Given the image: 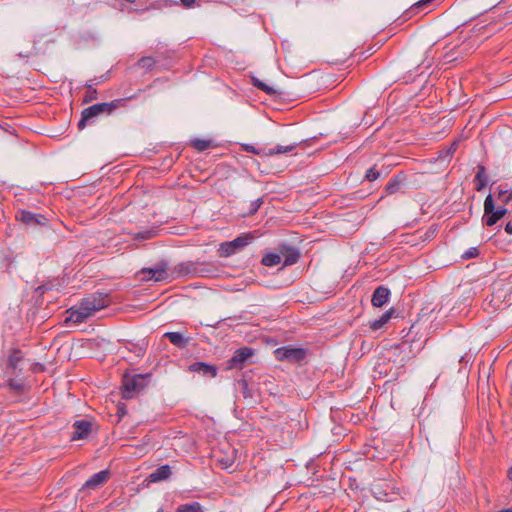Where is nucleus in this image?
<instances>
[{
    "instance_id": "22",
    "label": "nucleus",
    "mask_w": 512,
    "mask_h": 512,
    "mask_svg": "<svg viewBox=\"0 0 512 512\" xmlns=\"http://www.w3.org/2000/svg\"><path fill=\"white\" fill-rule=\"evenodd\" d=\"M474 181L476 182L475 189L477 191H482L487 186L488 176L486 174V168L484 165H478V170L474 177Z\"/></svg>"
},
{
    "instance_id": "36",
    "label": "nucleus",
    "mask_w": 512,
    "mask_h": 512,
    "mask_svg": "<svg viewBox=\"0 0 512 512\" xmlns=\"http://www.w3.org/2000/svg\"><path fill=\"white\" fill-rule=\"evenodd\" d=\"M380 177V172L375 167H371L367 170L365 179L368 181H375Z\"/></svg>"
},
{
    "instance_id": "19",
    "label": "nucleus",
    "mask_w": 512,
    "mask_h": 512,
    "mask_svg": "<svg viewBox=\"0 0 512 512\" xmlns=\"http://www.w3.org/2000/svg\"><path fill=\"white\" fill-rule=\"evenodd\" d=\"M164 337L178 348H185L189 343V338L184 337L180 332H166Z\"/></svg>"
},
{
    "instance_id": "3",
    "label": "nucleus",
    "mask_w": 512,
    "mask_h": 512,
    "mask_svg": "<svg viewBox=\"0 0 512 512\" xmlns=\"http://www.w3.org/2000/svg\"><path fill=\"white\" fill-rule=\"evenodd\" d=\"M25 354L21 349L12 347L7 351L6 355L0 357V367L8 376H19L23 369L19 367L24 360Z\"/></svg>"
},
{
    "instance_id": "25",
    "label": "nucleus",
    "mask_w": 512,
    "mask_h": 512,
    "mask_svg": "<svg viewBox=\"0 0 512 512\" xmlns=\"http://www.w3.org/2000/svg\"><path fill=\"white\" fill-rule=\"evenodd\" d=\"M176 512H205V510L199 502L194 501L179 505Z\"/></svg>"
},
{
    "instance_id": "33",
    "label": "nucleus",
    "mask_w": 512,
    "mask_h": 512,
    "mask_svg": "<svg viewBox=\"0 0 512 512\" xmlns=\"http://www.w3.org/2000/svg\"><path fill=\"white\" fill-rule=\"evenodd\" d=\"M238 385L241 389V393L244 398H251L253 396L252 391L249 388L248 381L246 379L242 378V379L238 380Z\"/></svg>"
},
{
    "instance_id": "26",
    "label": "nucleus",
    "mask_w": 512,
    "mask_h": 512,
    "mask_svg": "<svg viewBox=\"0 0 512 512\" xmlns=\"http://www.w3.org/2000/svg\"><path fill=\"white\" fill-rule=\"evenodd\" d=\"M242 148L246 152H249V153H252V154H255V155H259L261 157L273 156V152L272 151H267V148H256L252 144H243Z\"/></svg>"
},
{
    "instance_id": "9",
    "label": "nucleus",
    "mask_w": 512,
    "mask_h": 512,
    "mask_svg": "<svg viewBox=\"0 0 512 512\" xmlns=\"http://www.w3.org/2000/svg\"><path fill=\"white\" fill-rule=\"evenodd\" d=\"M92 422L89 420H77L73 424V433L71 436V441H77L81 439H86L92 432Z\"/></svg>"
},
{
    "instance_id": "43",
    "label": "nucleus",
    "mask_w": 512,
    "mask_h": 512,
    "mask_svg": "<svg viewBox=\"0 0 512 512\" xmlns=\"http://www.w3.org/2000/svg\"><path fill=\"white\" fill-rule=\"evenodd\" d=\"M118 415L119 416H122L126 413V410L123 406H118V411H117Z\"/></svg>"
},
{
    "instance_id": "21",
    "label": "nucleus",
    "mask_w": 512,
    "mask_h": 512,
    "mask_svg": "<svg viewBox=\"0 0 512 512\" xmlns=\"http://www.w3.org/2000/svg\"><path fill=\"white\" fill-rule=\"evenodd\" d=\"M394 313V309L391 308L384 312L378 319L369 322V327L373 331L381 329L391 318Z\"/></svg>"
},
{
    "instance_id": "17",
    "label": "nucleus",
    "mask_w": 512,
    "mask_h": 512,
    "mask_svg": "<svg viewBox=\"0 0 512 512\" xmlns=\"http://www.w3.org/2000/svg\"><path fill=\"white\" fill-rule=\"evenodd\" d=\"M69 311L70 315L66 318V323L72 322L74 324H80L90 317L87 311L83 310V306L80 303L77 308H71Z\"/></svg>"
},
{
    "instance_id": "35",
    "label": "nucleus",
    "mask_w": 512,
    "mask_h": 512,
    "mask_svg": "<svg viewBox=\"0 0 512 512\" xmlns=\"http://www.w3.org/2000/svg\"><path fill=\"white\" fill-rule=\"evenodd\" d=\"M263 202L264 201L262 197L252 201L249 206L248 215H254L259 210Z\"/></svg>"
},
{
    "instance_id": "6",
    "label": "nucleus",
    "mask_w": 512,
    "mask_h": 512,
    "mask_svg": "<svg viewBox=\"0 0 512 512\" xmlns=\"http://www.w3.org/2000/svg\"><path fill=\"white\" fill-rule=\"evenodd\" d=\"M251 240L252 237L250 235L243 234L236 237L232 241L224 242L220 245V255L228 257L232 254H235L246 247L251 242Z\"/></svg>"
},
{
    "instance_id": "24",
    "label": "nucleus",
    "mask_w": 512,
    "mask_h": 512,
    "mask_svg": "<svg viewBox=\"0 0 512 512\" xmlns=\"http://www.w3.org/2000/svg\"><path fill=\"white\" fill-rule=\"evenodd\" d=\"M252 84H253V86H255L259 90L265 92L269 96H275V95L279 94L277 89L273 88L272 86L267 85L266 83H264L263 81H261L260 79H258L256 77H252Z\"/></svg>"
},
{
    "instance_id": "23",
    "label": "nucleus",
    "mask_w": 512,
    "mask_h": 512,
    "mask_svg": "<svg viewBox=\"0 0 512 512\" xmlns=\"http://www.w3.org/2000/svg\"><path fill=\"white\" fill-rule=\"evenodd\" d=\"M195 271H194V276H201V277H210L212 275H214V272H215V268L213 267V265H210V264H207V263H204V262H200V261H195Z\"/></svg>"
},
{
    "instance_id": "1",
    "label": "nucleus",
    "mask_w": 512,
    "mask_h": 512,
    "mask_svg": "<svg viewBox=\"0 0 512 512\" xmlns=\"http://www.w3.org/2000/svg\"><path fill=\"white\" fill-rule=\"evenodd\" d=\"M142 91H144V89H139L137 93L125 98L114 99L111 102L97 103L85 108L81 113L78 128L83 130L88 124L95 123L99 116L111 115L115 110L126 107L127 102L137 98L138 94Z\"/></svg>"
},
{
    "instance_id": "45",
    "label": "nucleus",
    "mask_w": 512,
    "mask_h": 512,
    "mask_svg": "<svg viewBox=\"0 0 512 512\" xmlns=\"http://www.w3.org/2000/svg\"><path fill=\"white\" fill-rule=\"evenodd\" d=\"M508 477L512 481V467L510 468V470L508 472Z\"/></svg>"
},
{
    "instance_id": "16",
    "label": "nucleus",
    "mask_w": 512,
    "mask_h": 512,
    "mask_svg": "<svg viewBox=\"0 0 512 512\" xmlns=\"http://www.w3.org/2000/svg\"><path fill=\"white\" fill-rule=\"evenodd\" d=\"M433 2H414L412 6L406 9L402 17L407 20L419 14H426V9L430 8Z\"/></svg>"
},
{
    "instance_id": "41",
    "label": "nucleus",
    "mask_w": 512,
    "mask_h": 512,
    "mask_svg": "<svg viewBox=\"0 0 512 512\" xmlns=\"http://www.w3.org/2000/svg\"><path fill=\"white\" fill-rule=\"evenodd\" d=\"M175 3L178 4V2H175ZM197 3L198 2H179V4H181L186 9L194 8L195 4H197Z\"/></svg>"
},
{
    "instance_id": "32",
    "label": "nucleus",
    "mask_w": 512,
    "mask_h": 512,
    "mask_svg": "<svg viewBox=\"0 0 512 512\" xmlns=\"http://www.w3.org/2000/svg\"><path fill=\"white\" fill-rule=\"evenodd\" d=\"M401 180L399 177L392 178L385 187L387 194H394L396 193L400 188Z\"/></svg>"
},
{
    "instance_id": "7",
    "label": "nucleus",
    "mask_w": 512,
    "mask_h": 512,
    "mask_svg": "<svg viewBox=\"0 0 512 512\" xmlns=\"http://www.w3.org/2000/svg\"><path fill=\"white\" fill-rule=\"evenodd\" d=\"M255 353L251 347L243 346L234 352L233 356L226 362V369H242L249 358Z\"/></svg>"
},
{
    "instance_id": "13",
    "label": "nucleus",
    "mask_w": 512,
    "mask_h": 512,
    "mask_svg": "<svg viewBox=\"0 0 512 512\" xmlns=\"http://www.w3.org/2000/svg\"><path fill=\"white\" fill-rule=\"evenodd\" d=\"M195 265V261L178 263L171 269L170 276L172 278L194 276Z\"/></svg>"
},
{
    "instance_id": "12",
    "label": "nucleus",
    "mask_w": 512,
    "mask_h": 512,
    "mask_svg": "<svg viewBox=\"0 0 512 512\" xmlns=\"http://www.w3.org/2000/svg\"><path fill=\"white\" fill-rule=\"evenodd\" d=\"M17 218L27 225H45L47 222V218L44 215L28 210H20Z\"/></svg>"
},
{
    "instance_id": "4",
    "label": "nucleus",
    "mask_w": 512,
    "mask_h": 512,
    "mask_svg": "<svg viewBox=\"0 0 512 512\" xmlns=\"http://www.w3.org/2000/svg\"><path fill=\"white\" fill-rule=\"evenodd\" d=\"M112 303V299L109 293L105 292H94L84 297L80 304L83 306V310L92 316L97 311L108 307Z\"/></svg>"
},
{
    "instance_id": "14",
    "label": "nucleus",
    "mask_w": 512,
    "mask_h": 512,
    "mask_svg": "<svg viewBox=\"0 0 512 512\" xmlns=\"http://www.w3.org/2000/svg\"><path fill=\"white\" fill-rule=\"evenodd\" d=\"M109 477L108 470H102L93 474L82 486L80 491L93 490L104 484Z\"/></svg>"
},
{
    "instance_id": "15",
    "label": "nucleus",
    "mask_w": 512,
    "mask_h": 512,
    "mask_svg": "<svg viewBox=\"0 0 512 512\" xmlns=\"http://www.w3.org/2000/svg\"><path fill=\"white\" fill-rule=\"evenodd\" d=\"M390 290L385 286H378L372 295V305L374 307H382L385 305L390 298Z\"/></svg>"
},
{
    "instance_id": "2",
    "label": "nucleus",
    "mask_w": 512,
    "mask_h": 512,
    "mask_svg": "<svg viewBox=\"0 0 512 512\" xmlns=\"http://www.w3.org/2000/svg\"><path fill=\"white\" fill-rule=\"evenodd\" d=\"M150 374H124L122 378L121 392L125 399H131L142 391L149 382Z\"/></svg>"
},
{
    "instance_id": "8",
    "label": "nucleus",
    "mask_w": 512,
    "mask_h": 512,
    "mask_svg": "<svg viewBox=\"0 0 512 512\" xmlns=\"http://www.w3.org/2000/svg\"><path fill=\"white\" fill-rule=\"evenodd\" d=\"M167 269L168 263L166 261H161L155 267L142 269L141 273L144 275V280H154L156 282H160L168 279L169 273Z\"/></svg>"
},
{
    "instance_id": "18",
    "label": "nucleus",
    "mask_w": 512,
    "mask_h": 512,
    "mask_svg": "<svg viewBox=\"0 0 512 512\" xmlns=\"http://www.w3.org/2000/svg\"><path fill=\"white\" fill-rule=\"evenodd\" d=\"M172 474L171 467L168 464L158 467L149 475L150 482H160L168 479Z\"/></svg>"
},
{
    "instance_id": "11",
    "label": "nucleus",
    "mask_w": 512,
    "mask_h": 512,
    "mask_svg": "<svg viewBox=\"0 0 512 512\" xmlns=\"http://www.w3.org/2000/svg\"><path fill=\"white\" fill-rule=\"evenodd\" d=\"M188 370L193 373L201 374L205 377L214 378L217 376L218 368L215 365L206 362L197 361L189 365Z\"/></svg>"
},
{
    "instance_id": "42",
    "label": "nucleus",
    "mask_w": 512,
    "mask_h": 512,
    "mask_svg": "<svg viewBox=\"0 0 512 512\" xmlns=\"http://www.w3.org/2000/svg\"><path fill=\"white\" fill-rule=\"evenodd\" d=\"M505 232H506L507 234L512 235V223H511V222H508V223L505 225Z\"/></svg>"
},
{
    "instance_id": "10",
    "label": "nucleus",
    "mask_w": 512,
    "mask_h": 512,
    "mask_svg": "<svg viewBox=\"0 0 512 512\" xmlns=\"http://www.w3.org/2000/svg\"><path fill=\"white\" fill-rule=\"evenodd\" d=\"M499 221V218L494 215V200L492 194H488L484 201V215L482 223L486 226H493Z\"/></svg>"
},
{
    "instance_id": "29",
    "label": "nucleus",
    "mask_w": 512,
    "mask_h": 512,
    "mask_svg": "<svg viewBox=\"0 0 512 512\" xmlns=\"http://www.w3.org/2000/svg\"><path fill=\"white\" fill-rule=\"evenodd\" d=\"M281 256L277 253H268L263 256L261 263L265 266H275L281 262Z\"/></svg>"
},
{
    "instance_id": "46",
    "label": "nucleus",
    "mask_w": 512,
    "mask_h": 512,
    "mask_svg": "<svg viewBox=\"0 0 512 512\" xmlns=\"http://www.w3.org/2000/svg\"><path fill=\"white\" fill-rule=\"evenodd\" d=\"M98 83H99V81H98L97 79H94V80H92V81H91V83H90V84H92V85H93V84H98Z\"/></svg>"
},
{
    "instance_id": "28",
    "label": "nucleus",
    "mask_w": 512,
    "mask_h": 512,
    "mask_svg": "<svg viewBox=\"0 0 512 512\" xmlns=\"http://www.w3.org/2000/svg\"><path fill=\"white\" fill-rule=\"evenodd\" d=\"M16 376H9L7 380V387L9 390L17 393H22L24 391V383L22 380L15 379Z\"/></svg>"
},
{
    "instance_id": "47",
    "label": "nucleus",
    "mask_w": 512,
    "mask_h": 512,
    "mask_svg": "<svg viewBox=\"0 0 512 512\" xmlns=\"http://www.w3.org/2000/svg\"><path fill=\"white\" fill-rule=\"evenodd\" d=\"M20 56H21V57H28V54H25V55L20 54Z\"/></svg>"
},
{
    "instance_id": "34",
    "label": "nucleus",
    "mask_w": 512,
    "mask_h": 512,
    "mask_svg": "<svg viewBox=\"0 0 512 512\" xmlns=\"http://www.w3.org/2000/svg\"><path fill=\"white\" fill-rule=\"evenodd\" d=\"M87 92L85 94L84 103H89L97 99V90L92 87V84H86Z\"/></svg>"
},
{
    "instance_id": "39",
    "label": "nucleus",
    "mask_w": 512,
    "mask_h": 512,
    "mask_svg": "<svg viewBox=\"0 0 512 512\" xmlns=\"http://www.w3.org/2000/svg\"><path fill=\"white\" fill-rule=\"evenodd\" d=\"M507 209L504 207H500L498 209L494 208V215L499 218V220L506 214Z\"/></svg>"
},
{
    "instance_id": "31",
    "label": "nucleus",
    "mask_w": 512,
    "mask_h": 512,
    "mask_svg": "<svg viewBox=\"0 0 512 512\" xmlns=\"http://www.w3.org/2000/svg\"><path fill=\"white\" fill-rule=\"evenodd\" d=\"M298 146V143H292L290 145H277L275 148H267V151H272L275 154H285L294 151Z\"/></svg>"
},
{
    "instance_id": "20",
    "label": "nucleus",
    "mask_w": 512,
    "mask_h": 512,
    "mask_svg": "<svg viewBox=\"0 0 512 512\" xmlns=\"http://www.w3.org/2000/svg\"><path fill=\"white\" fill-rule=\"evenodd\" d=\"M284 266H290L298 262L300 258V252L295 247L285 246V253H283Z\"/></svg>"
},
{
    "instance_id": "27",
    "label": "nucleus",
    "mask_w": 512,
    "mask_h": 512,
    "mask_svg": "<svg viewBox=\"0 0 512 512\" xmlns=\"http://www.w3.org/2000/svg\"><path fill=\"white\" fill-rule=\"evenodd\" d=\"M155 64L156 60L151 56L141 57L136 63L137 67L143 69L145 72L152 70Z\"/></svg>"
},
{
    "instance_id": "38",
    "label": "nucleus",
    "mask_w": 512,
    "mask_h": 512,
    "mask_svg": "<svg viewBox=\"0 0 512 512\" xmlns=\"http://www.w3.org/2000/svg\"><path fill=\"white\" fill-rule=\"evenodd\" d=\"M479 255V250L477 247H471L469 248L468 250H466L463 254H462V258L463 259H471V258H475Z\"/></svg>"
},
{
    "instance_id": "40",
    "label": "nucleus",
    "mask_w": 512,
    "mask_h": 512,
    "mask_svg": "<svg viewBox=\"0 0 512 512\" xmlns=\"http://www.w3.org/2000/svg\"><path fill=\"white\" fill-rule=\"evenodd\" d=\"M457 149V142L451 144V146L446 150L445 156H452Z\"/></svg>"
},
{
    "instance_id": "44",
    "label": "nucleus",
    "mask_w": 512,
    "mask_h": 512,
    "mask_svg": "<svg viewBox=\"0 0 512 512\" xmlns=\"http://www.w3.org/2000/svg\"><path fill=\"white\" fill-rule=\"evenodd\" d=\"M139 236L141 239H147L149 237L148 233H140Z\"/></svg>"
},
{
    "instance_id": "37",
    "label": "nucleus",
    "mask_w": 512,
    "mask_h": 512,
    "mask_svg": "<svg viewBox=\"0 0 512 512\" xmlns=\"http://www.w3.org/2000/svg\"><path fill=\"white\" fill-rule=\"evenodd\" d=\"M498 198L501 201H503L504 203H508L512 199V190L508 191V190H502L500 188L499 192H498Z\"/></svg>"
},
{
    "instance_id": "48",
    "label": "nucleus",
    "mask_w": 512,
    "mask_h": 512,
    "mask_svg": "<svg viewBox=\"0 0 512 512\" xmlns=\"http://www.w3.org/2000/svg\"><path fill=\"white\" fill-rule=\"evenodd\" d=\"M129 4H136L137 2H134V1H131V2H128Z\"/></svg>"
},
{
    "instance_id": "30",
    "label": "nucleus",
    "mask_w": 512,
    "mask_h": 512,
    "mask_svg": "<svg viewBox=\"0 0 512 512\" xmlns=\"http://www.w3.org/2000/svg\"><path fill=\"white\" fill-rule=\"evenodd\" d=\"M191 145L199 152H203L212 146V140L195 138L191 140Z\"/></svg>"
},
{
    "instance_id": "5",
    "label": "nucleus",
    "mask_w": 512,
    "mask_h": 512,
    "mask_svg": "<svg viewBox=\"0 0 512 512\" xmlns=\"http://www.w3.org/2000/svg\"><path fill=\"white\" fill-rule=\"evenodd\" d=\"M278 361H286L291 364H302L307 356V350L291 345L281 346L274 351Z\"/></svg>"
}]
</instances>
